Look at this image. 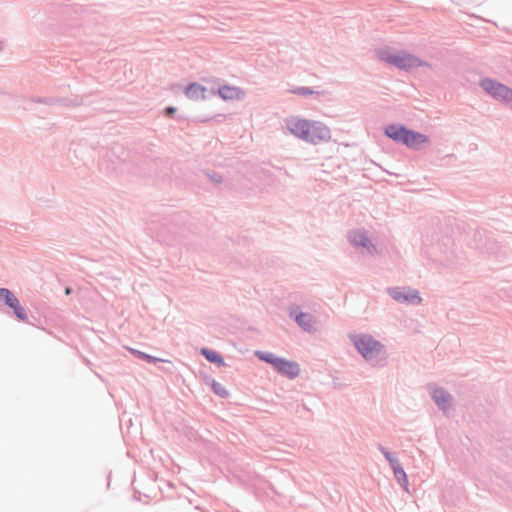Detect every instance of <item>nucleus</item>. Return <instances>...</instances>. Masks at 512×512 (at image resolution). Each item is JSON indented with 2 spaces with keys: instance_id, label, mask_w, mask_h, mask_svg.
<instances>
[{
  "instance_id": "1",
  "label": "nucleus",
  "mask_w": 512,
  "mask_h": 512,
  "mask_svg": "<svg viewBox=\"0 0 512 512\" xmlns=\"http://www.w3.org/2000/svg\"><path fill=\"white\" fill-rule=\"evenodd\" d=\"M376 55L379 60L406 72L432 68L427 59L403 49L381 47L376 50Z\"/></svg>"
},
{
  "instance_id": "2",
  "label": "nucleus",
  "mask_w": 512,
  "mask_h": 512,
  "mask_svg": "<svg viewBox=\"0 0 512 512\" xmlns=\"http://www.w3.org/2000/svg\"><path fill=\"white\" fill-rule=\"evenodd\" d=\"M348 338L366 363L372 366H379L386 361L387 347L373 335L353 332L348 335Z\"/></svg>"
},
{
  "instance_id": "3",
  "label": "nucleus",
  "mask_w": 512,
  "mask_h": 512,
  "mask_svg": "<svg viewBox=\"0 0 512 512\" xmlns=\"http://www.w3.org/2000/svg\"><path fill=\"white\" fill-rule=\"evenodd\" d=\"M384 134L398 144L413 151H424L431 147L429 135L406 127L401 123H391L384 127Z\"/></svg>"
},
{
  "instance_id": "4",
  "label": "nucleus",
  "mask_w": 512,
  "mask_h": 512,
  "mask_svg": "<svg viewBox=\"0 0 512 512\" xmlns=\"http://www.w3.org/2000/svg\"><path fill=\"white\" fill-rule=\"evenodd\" d=\"M99 167L107 173H120L126 167L128 151L124 144L103 139V143L98 142Z\"/></svg>"
},
{
  "instance_id": "5",
  "label": "nucleus",
  "mask_w": 512,
  "mask_h": 512,
  "mask_svg": "<svg viewBox=\"0 0 512 512\" xmlns=\"http://www.w3.org/2000/svg\"><path fill=\"white\" fill-rule=\"evenodd\" d=\"M255 356L259 360L269 364L276 373L286 379L294 380L302 374V367L299 362L278 353L272 351H255Z\"/></svg>"
},
{
  "instance_id": "6",
  "label": "nucleus",
  "mask_w": 512,
  "mask_h": 512,
  "mask_svg": "<svg viewBox=\"0 0 512 512\" xmlns=\"http://www.w3.org/2000/svg\"><path fill=\"white\" fill-rule=\"evenodd\" d=\"M346 239L348 243L362 255L376 256L380 253L378 244L365 229L355 228L349 230L346 234Z\"/></svg>"
},
{
  "instance_id": "7",
  "label": "nucleus",
  "mask_w": 512,
  "mask_h": 512,
  "mask_svg": "<svg viewBox=\"0 0 512 512\" xmlns=\"http://www.w3.org/2000/svg\"><path fill=\"white\" fill-rule=\"evenodd\" d=\"M478 85L493 100L512 108L511 87L491 77H482Z\"/></svg>"
},
{
  "instance_id": "8",
  "label": "nucleus",
  "mask_w": 512,
  "mask_h": 512,
  "mask_svg": "<svg viewBox=\"0 0 512 512\" xmlns=\"http://www.w3.org/2000/svg\"><path fill=\"white\" fill-rule=\"evenodd\" d=\"M428 394L433 403L443 413L456 410V401L450 391L439 383H430L428 385Z\"/></svg>"
},
{
  "instance_id": "9",
  "label": "nucleus",
  "mask_w": 512,
  "mask_h": 512,
  "mask_svg": "<svg viewBox=\"0 0 512 512\" xmlns=\"http://www.w3.org/2000/svg\"><path fill=\"white\" fill-rule=\"evenodd\" d=\"M388 296L399 304L419 306L423 303L421 292L410 286H391L387 288Z\"/></svg>"
},
{
  "instance_id": "10",
  "label": "nucleus",
  "mask_w": 512,
  "mask_h": 512,
  "mask_svg": "<svg viewBox=\"0 0 512 512\" xmlns=\"http://www.w3.org/2000/svg\"><path fill=\"white\" fill-rule=\"evenodd\" d=\"M288 315L304 332L309 334H316L319 332V321L314 314L302 311L296 305H291L288 308Z\"/></svg>"
},
{
  "instance_id": "11",
  "label": "nucleus",
  "mask_w": 512,
  "mask_h": 512,
  "mask_svg": "<svg viewBox=\"0 0 512 512\" xmlns=\"http://www.w3.org/2000/svg\"><path fill=\"white\" fill-rule=\"evenodd\" d=\"M308 130L305 139L307 143L319 145L329 142L332 138L330 128L323 122L310 120Z\"/></svg>"
},
{
  "instance_id": "12",
  "label": "nucleus",
  "mask_w": 512,
  "mask_h": 512,
  "mask_svg": "<svg viewBox=\"0 0 512 512\" xmlns=\"http://www.w3.org/2000/svg\"><path fill=\"white\" fill-rule=\"evenodd\" d=\"M29 101L32 103H40L49 106L59 105L64 107H77L83 104V97L76 94H71L68 97H63L60 95L48 97L31 96Z\"/></svg>"
},
{
  "instance_id": "13",
  "label": "nucleus",
  "mask_w": 512,
  "mask_h": 512,
  "mask_svg": "<svg viewBox=\"0 0 512 512\" xmlns=\"http://www.w3.org/2000/svg\"><path fill=\"white\" fill-rule=\"evenodd\" d=\"M0 301L13 310L14 316L22 322L28 320L26 309L20 304L19 299L8 288H0Z\"/></svg>"
},
{
  "instance_id": "14",
  "label": "nucleus",
  "mask_w": 512,
  "mask_h": 512,
  "mask_svg": "<svg viewBox=\"0 0 512 512\" xmlns=\"http://www.w3.org/2000/svg\"><path fill=\"white\" fill-rule=\"evenodd\" d=\"M309 119L300 116H290L285 119V130L297 139L305 141L308 134Z\"/></svg>"
},
{
  "instance_id": "15",
  "label": "nucleus",
  "mask_w": 512,
  "mask_h": 512,
  "mask_svg": "<svg viewBox=\"0 0 512 512\" xmlns=\"http://www.w3.org/2000/svg\"><path fill=\"white\" fill-rule=\"evenodd\" d=\"M217 93L224 101L242 100L245 97V92L240 87L230 84L221 85Z\"/></svg>"
},
{
  "instance_id": "16",
  "label": "nucleus",
  "mask_w": 512,
  "mask_h": 512,
  "mask_svg": "<svg viewBox=\"0 0 512 512\" xmlns=\"http://www.w3.org/2000/svg\"><path fill=\"white\" fill-rule=\"evenodd\" d=\"M207 93V87L198 82L189 84L185 89L186 97L194 101L206 100Z\"/></svg>"
},
{
  "instance_id": "17",
  "label": "nucleus",
  "mask_w": 512,
  "mask_h": 512,
  "mask_svg": "<svg viewBox=\"0 0 512 512\" xmlns=\"http://www.w3.org/2000/svg\"><path fill=\"white\" fill-rule=\"evenodd\" d=\"M201 354L209 361L210 363H213L219 367L224 366L225 362L220 353L213 349L209 348H203L201 349Z\"/></svg>"
},
{
  "instance_id": "18",
  "label": "nucleus",
  "mask_w": 512,
  "mask_h": 512,
  "mask_svg": "<svg viewBox=\"0 0 512 512\" xmlns=\"http://www.w3.org/2000/svg\"><path fill=\"white\" fill-rule=\"evenodd\" d=\"M208 385L211 388V390L214 392L215 395L226 398L229 396V390L225 386L224 383L216 380V379H210L208 381Z\"/></svg>"
},
{
  "instance_id": "19",
  "label": "nucleus",
  "mask_w": 512,
  "mask_h": 512,
  "mask_svg": "<svg viewBox=\"0 0 512 512\" xmlns=\"http://www.w3.org/2000/svg\"><path fill=\"white\" fill-rule=\"evenodd\" d=\"M394 478L398 482V484L409 493V481L408 476L402 467L401 469H398L396 472H393Z\"/></svg>"
},
{
  "instance_id": "20",
  "label": "nucleus",
  "mask_w": 512,
  "mask_h": 512,
  "mask_svg": "<svg viewBox=\"0 0 512 512\" xmlns=\"http://www.w3.org/2000/svg\"><path fill=\"white\" fill-rule=\"evenodd\" d=\"M378 450L382 453V455L385 457L387 462L391 461L393 458H395V453L389 451L386 447H384L381 443L377 444Z\"/></svg>"
},
{
  "instance_id": "21",
  "label": "nucleus",
  "mask_w": 512,
  "mask_h": 512,
  "mask_svg": "<svg viewBox=\"0 0 512 512\" xmlns=\"http://www.w3.org/2000/svg\"><path fill=\"white\" fill-rule=\"evenodd\" d=\"M388 463L393 472H396L398 469H401L403 467L397 457L393 458Z\"/></svg>"
},
{
  "instance_id": "22",
  "label": "nucleus",
  "mask_w": 512,
  "mask_h": 512,
  "mask_svg": "<svg viewBox=\"0 0 512 512\" xmlns=\"http://www.w3.org/2000/svg\"><path fill=\"white\" fill-rule=\"evenodd\" d=\"M130 352H132L133 354H135L136 356L140 357V358H145V359H148L149 361H154L156 360L155 358L151 357V356H147L145 354H143L142 352L140 351H135V350H131L130 349Z\"/></svg>"
},
{
  "instance_id": "23",
  "label": "nucleus",
  "mask_w": 512,
  "mask_h": 512,
  "mask_svg": "<svg viewBox=\"0 0 512 512\" xmlns=\"http://www.w3.org/2000/svg\"><path fill=\"white\" fill-rule=\"evenodd\" d=\"M176 111L177 109L175 107L170 106L165 109L164 114L165 116L171 117L176 113Z\"/></svg>"
},
{
  "instance_id": "24",
  "label": "nucleus",
  "mask_w": 512,
  "mask_h": 512,
  "mask_svg": "<svg viewBox=\"0 0 512 512\" xmlns=\"http://www.w3.org/2000/svg\"><path fill=\"white\" fill-rule=\"evenodd\" d=\"M300 92H301L302 94H311V93H312V92H311L309 89H307V88H302V89L300 90Z\"/></svg>"
},
{
  "instance_id": "25",
  "label": "nucleus",
  "mask_w": 512,
  "mask_h": 512,
  "mask_svg": "<svg viewBox=\"0 0 512 512\" xmlns=\"http://www.w3.org/2000/svg\"><path fill=\"white\" fill-rule=\"evenodd\" d=\"M72 292H73V289L71 287H66L65 288V294L66 295H70Z\"/></svg>"
},
{
  "instance_id": "26",
  "label": "nucleus",
  "mask_w": 512,
  "mask_h": 512,
  "mask_svg": "<svg viewBox=\"0 0 512 512\" xmlns=\"http://www.w3.org/2000/svg\"><path fill=\"white\" fill-rule=\"evenodd\" d=\"M110 477H111V473H109V475H108V482H107L108 487L110 486Z\"/></svg>"
},
{
  "instance_id": "27",
  "label": "nucleus",
  "mask_w": 512,
  "mask_h": 512,
  "mask_svg": "<svg viewBox=\"0 0 512 512\" xmlns=\"http://www.w3.org/2000/svg\"><path fill=\"white\" fill-rule=\"evenodd\" d=\"M214 181L215 182H221L222 180H221V177H217V178H214Z\"/></svg>"
},
{
  "instance_id": "28",
  "label": "nucleus",
  "mask_w": 512,
  "mask_h": 512,
  "mask_svg": "<svg viewBox=\"0 0 512 512\" xmlns=\"http://www.w3.org/2000/svg\"><path fill=\"white\" fill-rule=\"evenodd\" d=\"M129 425H130V427L133 425V423H132V419H131V418H130Z\"/></svg>"
}]
</instances>
